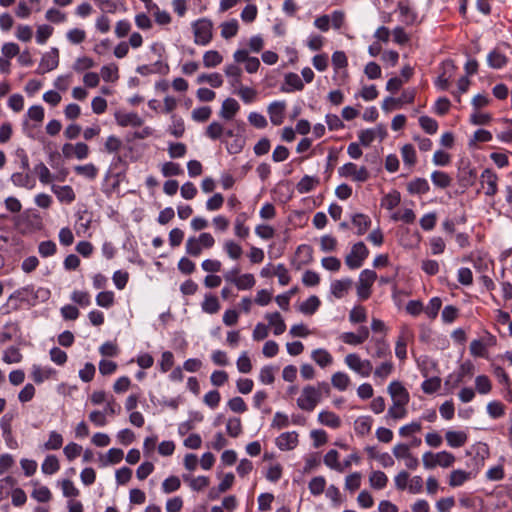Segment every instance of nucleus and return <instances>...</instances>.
I'll use <instances>...</instances> for the list:
<instances>
[{"mask_svg":"<svg viewBox=\"0 0 512 512\" xmlns=\"http://www.w3.org/2000/svg\"><path fill=\"white\" fill-rule=\"evenodd\" d=\"M329 394L330 386L327 382L322 381L316 385H306L297 398V406L302 411L312 412L322 401L323 396Z\"/></svg>","mask_w":512,"mask_h":512,"instance_id":"nucleus-1","label":"nucleus"},{"mask_svg":"<svg viewBox=\"0 0 512 512\" xmlns=\"http://www.w3.org/2000/svg\"><path fill=\"white\" fill-rule=\"evenodd\" d=\"M422 462L426 469H433L436 466L448 468L454 464L455 456L448 451H440L438 453L425 452L422 455Z\"/></svg>","mask_w":512,"mask_h":512,"instance_id":"nucleus-2","label":"nucleus"},{"mask_svg":"<svg viewBox=\"0 0 512 512\" xmlns=\"http://www.w3.org/2000/svg\"><path fill=\"white\" fill-rule=\"evenodd\" d=\"M192 29L194 33V42L197 45L205 46L211 42L213 37V24L209 19L202 18L195 21L192 24Z\"/></svg>","mask_w":512,"mask_h":512,"instance_id":"nucleus-3","label":"nucleus"},{"mask_svg":"<svg viewBox=\"0 0 512 512\" xmlns=\"http://www.w3.org/2000/svg\"><path fill=\"white\" fill-rule=\"evenodd\" d=\"M347 367L361 377H369L373 371L372 362L368 359H361L356 353L347 354L344 358Z\"/></svg>","mask_w":512,"mask_h":512,"instance_id":"nucleus-4","label":"nucleus"},{"mask_svg":"<svg viewBox=\"0 0 512 512\" xmlns=\"http://www.w3.org/2000/svg\"><path fill=\"white\" fill-rule=\"evenodd\" d=\"M376 278V272L370 269H365L360 273L357 284V295L361 300H366L370 297L371 287Z\"/></svg>","mask_w":512,"mask_h":512,"instance_id":"nucleus-5","label":"nucleus"},{"mask_svg":"<svg viewBox=\"0 0 512 512\" xmlns=\"http://www.w3.org/2000/svg\"><path fill=\"white\" fill-rule=\"evenodd\" d=\"M369 251L363 242L353 245L350 253L345 258V263L350 269L360 268L368 257Z\"/></svg>","mask_w":512,"mask_h":512,"instance_id":"nucleus-6","label":"nucleus"},{"mask_svg":"<svg viewBox=\"0 0 512 512\" xmlns=\"http://www.w3.org/2000/svg\"><path fill=\"white\" fill-rule=\"evenodd\" d=\"M338 173L341 177L352 178L357 182H365L369 178V173L364 166L358 168L357 165L352 162H348L339 167Z\"/></svg>","mask_w":512,"mask_h":512,"instance_id":"nucleus-7","label":"nucleus"},{"mask_svg":"<svg viewBox=\"0 0 512 512\" xmlns=\"http://www.w3.org/2000/svg\"><path fill=\"white\" fill-rule=\"evenodd\" d=\"M59 64V50L57 48H51L50 51L46 52L40 61L38 72L41 74L50 72L57 68Z\"/></svg>","mask_w":512,"mask_h":512,"instance_id":"nucleus-8","label":"nucleus"},{"mask_svg":"<svg viewBox=\"0 0 512 512\" xmlns=\"http://www.w3.org/2000/svg\"><path fill=\"white\" fill-rule=\"evenodd\" d=\"M413 337L411 330L407 326L401 328L400 334L395 344V355L398 359L404 360L407 356V343Z\"/></svg>","mask_w":512,"mask_h":512,"instance_id":"nucleus-9","label":"nucleus"},{"mask_svg":"<svg viewBox=\"0 0 512 512\" xmlns=\"http://www.w3.org/2000/svg\"><path fill=\"white\" fill-rule=\"evenodd\" d=\"M285 110V101H274L268 105L267 112L269 114L270 121L273 125L279 126L283 123Z\"/></svg>","mask_w":512,"mask_h":512,"instance_id":"nucleus-10","label":"nucleus"},{"mask_svg":"<svg viewBox=\"0 0 512 512\" xmlns=\"http://www.w3.org/2000/svg\"><path fill=\"white\" fill-rule=\"evenodd\" d=\"M373 352L369 348H366L367 353H371L374 359H386L390 357V346L384 338H373Z\"/></svg>","mask_w":512,"mask_h":512,"instance_id":"nucleus-11","label":"nucleus"},{"mask_svg":"<svg viewBox=\"0 0 512 512\" xmlns=\"http://www.w3.org/2000/svg\"><path fill=\"white\" fill-rule=\"evenodd\" d=\"M115 120L121 127H140L143 124V119L135 112H117Z\"/></svg>","mask_w":512,"mask_h":512,"instance_id":"nucleus-12","label":"nucleus"},{"mask_svg":"<svg viewBox=\"0 0 512 512\" xmlns=\"http://www.w3.org/2000/svg\"><path fill=\"white\" fill-rule=\"evenodd\" d=\"M298 445V434L294 431L284 432L276 438V446L282 451L293 450Z\"/></svg>","mask_w":512,"mask_h":512,"instance_id":"nucleus-13","label":"nucleus"},{"mask_svg":"<svg viewBox=\"0 0 512 512\" xmlns=\"http://www.w3.org/2000/svg\"><path fill=\"white\" fill-rule=\"evenodd\" d=\"M497 175L490 169H485L481 174V184L484 187L487 186L485 194L487 196H493L497 192Z\"/></svg>","mask_w":512,"mask_h":512,"instance_id":"nucleus-14","label":"nucleus"},{"mask_svg":"<svg viewBox=\"0 0 512 512\" xmlns=\"http://www.w3.org/2000/svg\"><path fill=\"white\" fill-rule=\"evenodd\" d=\"M443 73L436 79L435 85L441 90H446L449 87V79L454 73L455 65L451 60L443 63Z\"/></svg>","mask_w":512,"mask_h":512,"instance_id":"nucleus-15","label":"nucleus"},{"mask_svg":"<svg viewBox=\"0 0 512 512\" xmlns=\"http://www.w3.org/2000/svg\"><path fill=\"white\" fill-rule=\"evenodd\" d=\"M240 105L233 98H227L223 101L219 116L224 120H231L239 111Z\"/></svg>","mask_w":512,"mask_h":512,"instance_id":"nucleus-16","label":"nucleus"},{"mask_svg":"<svg viewBox=\"0 0 512 512\" xmlns=\"http://www.w3.org/2000/svg\"><path fill=\"white\" fill-rule=\"evenodd\" d=\"M393 370L394 364L391 359H385L372 372L374 379L379 383H383L392 374Z\"/></svg>","mask_w":512,"mask_h":512,"instance_id":"nucleus-17","label":"nucleus"},{"mask_svg":"<svg viewBox=\"0 0 512 512\" xmlns=\"http://www.w3.org/2000/svg\"><path fill=\"white\" fill-rule=\"evenodd\" d=\"M352 286V280L349 278L334 280L330 285L331 294L337 298L341 299L346 296Z\"/></svg>","mask_w":512,"mask_h":512,"instance_id":"nucleus-18","label":"nucleus"},{"mask_svg":"<svg viewBox=\"0 0 512 512\" xmlns=\"http://www.w3.org/2000/svg\"><path fill=\"white\" fill-rule=\"evenodd\" d=\"M11 182L16 187L33 189L36 185L35 179L28 172H16L11 175Z\"/></svg>","mask_w":512,"mask_h":512,"instance_id":"nucleus-19","label":"nucleus"},{"mask_svg":"<svg viewBox=\"0 0 512 512\" xmlns=\"http://www.w3.org/2000/svg\"><path fill=\"white\" fill-rule=\"evenodd\" d=\"M447 444L452 448H459L465 445L468 436L465 431L448 430L445 433Z\"/></svg>","mask_w":512,"mask_h":512,"instance_id":"nucleus-20","label":"nucleus"},{"mask_svg":"<svg viewBox=\"0 0 512 512\" xmlns=\"http://www.w3.org/2000/svg\"><path fill=\"white\" fill-rule=\"evenodd\" d=\"M51 190L56 195L57 199L62 203L70 204L75 200V193L71 186H57L52 185Z\"/></svg>","mask_w":512,"mask_h":512,"instance_id":"nucleus-21","label":"nucleus"},{"mask_svg":"<svg viewBox=\"0 0 512 512\" xmlns=\"http://www.w3.org/2000/svg\"><path fill=\"white\" fill-rule=\"evenodd\" d=\"M387 390L393 401H409V393L399 381L391 382Z\"/></svg>","mask_w":512,"mask_h":512,"instance_id":"nucleus-22","label":"nucleus"},{"mask_svg":"<svg viewBox=\"0 0 512 512\" xmlns=\"http://www.w3.org/2000/svg\"><path fill=\"white\" fill-rule=\"evenodd\" d=\"M265 318L268 320L269 326L273 327L274 335L278 336L285 332L286 324L279 312L267 313Z\"/></svg>","mask_w":512,"mask_h":512,"instance_id":"nucleus-23","label":"nucleus"},{"mask_svg":"<svg viewBox=\"0 0 512 512\" xmlns=\"http://www.w3.org/2000/svg\"><path fill=\"white\" fill-rule=\"evenodd\" d=\"M409 401H393L392 406L388 409L387 418H391L393 420L403 419L407 415L406 405Z\"/></svg>","mask_w":512,"mask_h":512,"instance_id":"nucleus-24","label":"nucleus"},{"mask_svg":"<svg viewBox=\"0 0 512 512\" xmlns=\"http://www.w3.org/2000/svg\"><path fill=\"white\" fill-rule=\"evenodd\" d=\"M318 421L325 426L337 429L341 425V419L334 412L323 410L318 414Z\"/></svg>","mask_w":512,"mask_h":512,"instance_id":"nucleus-25","label":"nucleus"},{"mask_svg":"<svg viewBox=\"0 0 512 512\" xmlns=\"http://www.w3.org/2000/svg\"><path fill=\"white\" fill-rule=\"evenodd\" d=\"M472 477L471 472L462 469L453 470L449 476V486L453 488L462 486L465 482L472 479Z\"/></svg>","mask_w":512,"mask_h":512,"instance_id":"nucleus-26","label":"nucleus"},{"mask_svg":"<svg viewBox=\"0 0 512 512\" xmlns=\"http://www.w3.org/2000/svg\"><path fill=\"white\" fill-rule=\"evenodd\" d=\"M311 358L315 361L321 368H325L330 366L333 363L332 355L323 348H318L312 351Z\"/></svg>","mask_w":512,"mask_h":512,"instance_id":"nucleus-27","label":"nucleus"},{"mask_svg":"<svg viewBox=\"0 0 512 512\" xmlns=\"http://www.w3.org/2000/svg\"><path fill=\"white\" fill-rule=\"evenodd\" d=\"M373 419L370 416H360L354 422V430L357 435L364 436L370 433Z\"/></svg>","mask_w":512,"mask_h":512,"instance_id":"nucleus-28","label":"nucleus"},{"mask_svg":"<svg viewBox=\"0 0 512 512\" xmlns=\"http://www.w3.org/2000/svg\"><path fill=\"white\" fill-rule=\"evenodd\" d=\"M225 75L229 78V82L232 87H239L241 85L242 70L240 67L234 64H228L224 69Z\"/></svg>","mask_w":512,"mask_h":512,"instance_id":"nucleus-29","label":"nucleus"},{"mask_svg":"<svg viewBox=\"0 0 512 512\" xmlns=\"http://www.w3.org/2000/svg\"><path fill=\"white\" fill-rule=\"evenodd\" d=\"M352 223L357 228V235H363L371 226V219L365 214H354Z\"/></svg>","mask_w":512,"mask_h":512,"instance_id":"nucleus-30","label":"nucleus"},{"mask_svg":"<svg viewBox=\"0 0 512 512\" xmlns=\"http://www.w3.org/2000/svg\"><path fill=\"white\" fill-rule=\"evenodd\" d=\"M319 184V178L314 176L305 175L296 186L300 194H305L312 191Z\"/></svg>","mask_w":512,"mask_h":512,"instance_id":"nucleus-31","label":"nucleus"},{"mask_svg":"<svg viewBox=\"0 0 512 512\" xmlns=\"http://www.w3.org/2000/svg\"><path fill=\"white\" fill-rule=\"evenodd\" d=\"M285 84L289 86V88H282L284 92H292V91H301L304 88V84L296 73H288L285 76Z\"/></svg>","mask_w":512,"mask_h":512,"instance_id":"nucleus-32","label":"nucleus"},{"mask_svg":"<svg viewBox=\"0 0 512 512\" xmlns=\"http://www.w3.org/2000/svg\"><path fill=\"white\" fill-rule=\"evenodd\" d=\"M428 181L424 178H416L408 183L407 189L411 194H425L429 191Z\"/></svg>","mask_w":512,"mask_h":512,"instance_id":"nucleus-33","label":"nucleus"},{"mask_svg":"<svg viewBox=\"0 0 512 512\" xmlns=\"http://www.w3.org/2000/svg\"><path fill=\"white\" fill-rule=\"evenodd\" d=\"M60 469L58 458L55 455H48L45 457L41 465L42 473L46 475H53Z\"/></svg>","mask_w":512,"mask_h":512,"instance_id":"nucleus-34","label":"nucleus"},{"mask_svg":"<svg viewBox=\"0 0 512 512\" xmlns=\"http://www.w3.org/2000/svg\"><path fill=\"white\" fill-rule=\"evenodd\" d=\"M320 303L317 296H310L299 306V311L305 315H312L318 310Z\"/></svg>","mask_w":512,"mask_h":512,"instance_id":"nucleus-35","label":"nucleus"},{"mask_svg":"<svg viewBox=\"0 0 512 512\" xmlns=\"http://www.w3.org/2000/svg\"><path fill=\"white\" fill-rule=\"evenodd\" d=\"M147 11L152 13L155 22L159 25H168L172 20L171 15L167 11L161 10L156 3H154L153 8H149Z\"/></svg>","mask_w":512,"mask_h":512,"instance_id":"nucleus-36","label":"nucleus"},{"mask_svg":"<svg viewBox=\"0 0 512 512\" xmlns=\"http://www.w3.org/2000/svg\"><path fill=\"white\" fill-rule=\"evenodd\" d=\"M350 377L344 372H336L331 377V383L339 391H345L350 385Z\"/></svg>","mask_w":512,"mask_h":512,"instance_id":"nucleus-37","label":"nucleus"},{"mask_svg":"<svg viewBox=\"0 0 512 512\" xmlns=\"http://www.w3.org/2000/svg\"><path fill=\"white\" fill-rule=\"evenodd\" d=\"M488 65L494 69H500L507 63V58L498 50L491 51L487 56Z\"/></svg>","mask_w":512,"mask_h":512,"instance_id":"nucleus-38","label":"nucleus"},{"mask_svg":"<svg viewBox=\"0 0 512 512\" xmlns=\"http://www.w3.org/2000/svg\"><path fill=\"white\" fill-rule=\"evenodd\" d=\"M338 459H339V453L336 450L332 449L325 454L324 464L331 469H334L339 472H343L344 468Z\"/></svg>","mask_w":512,"mask_h":512,"instance_id":"nucleus-39","label":"nucleus"},{"mask_svg":"<svg viewBox=\"0 0 512 512\" xmlns=\"http://www.w3.org/2000/svg\"><path fill=\"white\" fill-rule=\"evenodd\" d=\"M223 61L222 55L216 50H209L203 55V65L206 68L218 66Z\"/></svg>","mask_w":512,"mask_h":512,"instance_id":"nucleus-40","label":"nucleus"},{"mask_svg":"<svg viewBox=\"0 0 512 512\" xmlns=\"http://www.w3.org/2000/svg\"><path fill=\"white\" fill-rule=\"evenodd\" d=\"M475 390L481 395H487L492 390V382L486 375H478L475 378Z\"/></svg>","mask_w":512,"mask_h":512,"instance_id":"nucleus-41","label":"nucleus"},{"mask_svg":"<svg viewBox=\"0 0 512 512\" xmlns=\"http://www.w3.org/2000/svg\"><path fill=\"white\" fill-rule=\"evenodd\" d=\"M296 254L302 258L301 262L296 266L297 269H300L302 265L309 264L313 260V249L309 245H300L297 248Z\"/></svg>","mask_w":512,"mask_h":512,"instance_id":"nucleus-42","label":"nucleus"},{"mask_svg":"<svg viewBox=\"0 0 512 512\" xmlns=\"http://www.w3.org/2000/svg\"><path fill=\"white\" fill-rule=\"evenodd\" d=\"M432 183L439 188H447L451 185V177L443 171H434L431 174Z\"/></svg>","mask_w":512,"mask_h":512,"instance_id":"nucleus-43","label":"nucleus"},{"mask_svg":"<svg viewBox=\"0 0 512 512\" xmlns=\"http://www.w3.org/2000/svg\"><path fill=\"white\" fill-rule=\"evenodd\" d=\"M100 75L106 82H115L119 78L118 67L116 64L111 63L101 68Z\"/></svg>","mask_w":512,"mask_h":512,"instance_id":"nucleus-44","label":"nucleus"},{"mask_svg":"<svg viewBox=\"0 0 512 512\" xmlns=\"http://www.w3.org/2000/svg\"><path fill=\"white\" fill-rule=\"evenodd\" d=\"M63 437L57 431H51L49 433L48 440L44 443L43 448L45 450H58L62 447Z\"/></svg>","mask_w":512,"mask_h":512,"instance_id":"nucleus-45","label":"nucleus"},{"mask_svg":"<svg viewBox=\"0 0 512 512\" xmlns=\"http://www.w3.org/2000/svg\"><path fill=\"white\" fill-rule=\"evenodd\" d=\"M388 482V477L382 471H374L369 477L370 486L374 489H383Z\"/></svg>","mask_w":512,"mask_h":512,"instance_id":"nucleus-46","label":"nucleus"},{"mask_svg":"<svg viewBox=\"0 0 512 512\" xmlns=\"http://www.w3.org/2000/svg\"><path fill=\"white\" fill-rule=\"evenodd\" d=\"M238 21L232 19L221 24V36L225 39L234 37L238 32Z\"/></svg>","mask_w":512,"mask_h":512,"instance_id":"nucleus-47","label":"nucleus"},{"mask_svg":"<svg viewBox=\"0 0 512 512\" xmlns=\"http://www.w3.org/2000/svg\"><path fill=\"white\" fill-rule=\"evenodd\" d=\"M401 156H402L404 164L408 165L410 167L414 166L417 161L416 151H415L413 145H411V144H405L401 148Z\"/></svg>","mask_w":512,"mask_h":512,"instance_id":"nucleus-48","label":"nucleus"},{"mask_svg":"<svg viewBox=\"0 0 512 512\" xmlns=\"http://www.w3.org/2000/svg\"><path fill=\"white\" fill-rule=\"evenodd\" d=\"M276 368L271 365L263 366L259 372V381L264 385H270L275 380Z\"/></svg>","mask_w":512,"mask_h":512,"instance_id":"nucleus-49","label":"nucleus"},{"mask_svg":"<svg viewBox=\"0 0 512 512\" xmlns=\"http://www.w3.org/2000/svg\"><path fill=\"white\" fill-rule=\"evenodd\" d=\"M198 83H208L214 88L222 86L223 79L219 73L201 74L197 78Z\"/></svg>","mask_w":512,"mask_h":512,"instance_id":"nucleus-50","label":"nucleus"},{"mask_svg":"<svg viewBox=\"0 0 512 512\" xmlns=\"http://www.w3.org/2000/svg\"><path fill=\"white\" fill-rule=\"evenodd\" d=\"M255 278L253 274L246 273L243 275H239L236 279L234 285L239 290H248L251 289L255 285Z\"/></svg>","mask_w":512,"mask_h":512,"instance_id":"nucleus-51","label":"nucleus"},{"mask_svg":"<svg viewBox=\"0 0 512 512\" xmlns=\"http://www.w3.org/2000/svg\"><path fill=\"white\" fill-rule=\"evenodd\" d=\"M326 486V480L323 476L313 477L308 485V488L312 495H320L324 492Z\"/></svg>","mask_w":512,"mask_h":512,"instance_id":"nucleus-52","label":"nucleus"},{"mask_svg":"<svg viewBox=\"0 0 512 512\" xmlns=\"http://www.w3.org/2000/svg\"><path fill=\"white\" fill-rule=\"evenodd\" d=\"M75 172L88 179H95L98 173V169L92 163L85 165H78L74 168Z\"/></svg>","mask_w":512,"mask_h":512,"instance_id":"nucleus-53","label":"nucleus"},{"mask_svg":"<svg viewBox=\"0 0 512 512\" xmlns=\"http://www.w3.org/2000/svg\"><path fill=\"white\" fill-rule=\"evenodd\" d=\"M224 250L226 251L227 255L233 260L239 259L243 253L241 246L235 243L233 240L225 241Z\"/></svg>","mask_w":512,"mask_h":512,"instance_id":"nucleus-54","label":"nucleus"},{"mask_svg":"<svg viewBox=\"0 0 512 512\" xmlns=\"http://www.w3.org/2000/svg\"><path fill=\"white\" fill-rule=\"evenodd\" d=\"M202 309L204 312L209 314H215L220 309V304L218 299L215 296H206L203 303H202Z\"/></svg>","mask_w":512,"mask_h":512,"instance_id":"nucleus-55","label":"nucleus"},{"mask_svg":"<svg viewBox=\"0 0 512 512\" xmlns=\"http://www.w3.org/2000/svg\"><path fill=\"white\" fill-rule=\"evenodd\" d=\"M226 431L229 436L236 438L242 433V424L240 418H230L226 424Z\"/></svg>","mask_w":512,"mask_h":512,"instance_id":"nucleus-56","label":"nucleus"},{"mask_svg":"<svg viewBox=\"0 0 512 512\" xmlns=\"http://www.w3.org/2000/svg\"><path fill=\"white\" fill-rule=\"evenodd\" d=\"M421 128L428 134H435L438 130V123L435 119L428 116H421L419 118Z\"/></svg>","mask_w":512,"mask_h":512,"instance_id":"nucleus-57","label":"nucleus"},{"mask_svg":"<svg viewBox=\"0 0 512 512\" xmlns=\"http://www.w3.org/2000/svg\"><path fill=\"white\" fill-rule=\"evenodd\" d=\"M400 200V193L393 191L383 197L381 205L388 210H392L399 205Z\"/></svg>","mask_w":512,"mask_h":512,"instance_id":"nucleus-58","label":"nucleus"},{"mask_svg":"<svg viewBox=\"0 0 512 512\" xmlns=\"http://www.w3.org/2000/svg\"><path fill=\"white\" fill-rule=\"evenodd\" d=\"M237 369L240 373H249L252 370V363L246 351L242 352L236 361Z\"/></svg>","mask_w":512,"mask_h":512,"instance_id":"nucleus-59","label":"nucleus"},{"mask_svg":"<svg viewBox=\"0 0 512 512\" xmlns=\"http://www.w3.org/2000/svg\"><path fill=\"white\" fill-rule=\"evenodd\" d=\"M487 413L493 419L500 418L505 413L504 405L499 401H491L487 404Z\"/></svg>","mask_w":512,"mask_h":512,"instance_id":"nucleus-60","label":"nucleus"},{"mask_svg":"<svg viewBox=\"0 0 512 512\" xmlns=\"http://www.w3.org/2000/svg\"><path fill=\"white\" fill-rule=\"evenodd\" d=\"M34 171L38 174L39 180L42 184H49L53 179L50 170L42 162L35 166Z\"/></svg>","mask_w":512,"mask_h":512,"instance_id":"nucleus-61","label":"nucleus"},{"mask_svg":"<svg viewBox=\"0 0 512 512\" xmlns=\"http://www.w3.org/2000/svg\"><path fill=\"white\" fill-rule=\"evenodd\" d=\"M96 303L103 308H109L114 303V293L112 291H103L96 296Z\"/></svg>","mask_w":512,"mask_h":512,"instance_id":"nucleus-62","label":"nucleus"},{"mask_svg":"<svg viewBox=\"0 0 512 512\" xmlns=\"http://www.w3.org/2000/svg\"><path fill=\"white\" fill-rule=\"evenodd\" d=\"M211 114V108L209 106H204L195 108L191 113V117L196 122H205L210 118Z\"/></svg>","mask_w":512,"mask_h":512,"instance_id":"nucleus-63","label":"nucleus"},{"mask_svg":"<svg viewBox=\"0 0 512 512\" xmlns=\"http://www.w3.org/2000/svg\"><path fill=\"white\" fill-rule=\"evenodd\" d=\"M224 134V127L217 121L209 124L206 129V135L212 140L219 139Z\"/></svg>","mask_w":512,"mask_h":512,"instance_id":"nucleus-64","label":"nucleus"}]
</instances>
